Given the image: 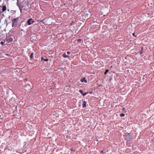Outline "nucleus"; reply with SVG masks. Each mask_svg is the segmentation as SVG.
Returning <instances> with one entry per match:
<instances>
[{
	"mask_svg": "<svg viewBox=\"0 0 154 154\" xmlns=\"http://www.w3.org/2000/svg\"><path fill=\"white\" fill-rule=\"evenodd\" d=\"M5 40L8 42L9 43L12 42L13 39L11 36H8L6 37Z\"/></svg>",
	"mask_w": 154,
	"mask_h": 154,
	"instance_id": "obj_1",
	"label": "nucleus"
},
{
	"mask_svg": "<svg viewBox=\"0 0 154 154\" xmlns=\"http://www.w3.org/2000/svg\"><path fill=\"white\" fill-rule=\"evenodd\" d=\"M18 18H16L12 20V26L13 27L14 26H16V23L18 20Z\"/></svg>",
	"mask_w": 154,
	"mask_h": 154,
	"instance_id": "obj_2",
	"label": "nucleus"
},
{
	"mask_svg": "<svg viewBox=\"0 0 154 154\" xmlns=\"http://www.w3.org/2000/svg\"><path fill=\"white\" fill-rule=\"evenodd\" d=\"M54 20L52 17H49V25L51 24L52 23H54Z\"/></svg>",
	"mask_w": 154,
	"mask_h": 154,
	"instance_id": "obj_3",
	"label": "nucleus"
},
{
	"mask_svg": "<svg viewBox=\"0 0 154 154\" xmlns=\"http://www.w3.org/2000/svg\"><path fill=\"white\" fill-rule=\"evenodd\" d=\"M22 2V1H21V0H17V6L19 7L21 13L22 12V10L21 9V7L20 3H21Z\"/></svg>",
	"mask_w": 154,
	"mask_h": 154,
	"instance_id": "obj_4",
	"label": "nucleus"
},
{
	"mask_svg": "<svg viewBox=\"0 0 154 154\" xmlns=\"http://www.w3.org/2000/svg\"><path fill=\"white\" fill-rule=\"evenodd\" d=\"M34 22V21L32 20V18L29 19L27 21V23L29 25H31Z\"/></svg>",
	"mask_w": 154,
	"mask_h": 154,
	"instance_id": "obj_5",
	"label": "nucleus"
},
{
	"mask_svg": "<svg viewBox=\"0 0 154 154\" xmlns=\"http://www.w3.org/2000/svg\"><path fill=\"white\" fill-rule=\"evenodd\" d=\"M6 10V7L5 5H4L2 6V12H4Z\"/></svg>",
	"mask_w": 154,
	"mask_h": 154,
	"instance_id": "obj_6",
	"label": "nucleus"
},
{
	"mask_svg": "<svg viewBox=\"0 0 154 154\" xmlns=\"http://www.w3.org/2000/svg\"><path fill=\"white\" fill-rule=\"evenodd\" d=\"M81 81L82 82H85V83L87 82V81L86 80L85 78H83L82 79H81Z\"/></svg>",
	"mask_w": 154,
	"mask_h": 154,
	"instance_id": "obj_7",
	"label": "nucleus"
},
{
	"mask_svg": "<svg viewBox=\"0 0 154 154\" xmlns=\"http://www.w3.org/2000/svg\"><path fill=\"white\" fill-rule=\"evenodd\" d=\"M79 92L81 93L82 95H83V96H85L86 95V93H83V91L82 90H80L79 91Z\"/></svg>",
	"mask_w": 154,
	"mask_h": 154,
	"instance_id": "obj_8",
	"label": "nucleus"
},
{
	"mask_svg": "<svg viewBox=\"0 0 154 154\" xmlns=\"http://www.w3.org/2000/svg\"><path fill=\"white\" fill-rule=\"evenodd\" d=\"M63 57L64 58L68 57L69 56L67 55L65 53H64L63 55Z\"/></svg>",
	"mask_w": 154,
	"mask_h": 154,
	"instance_id": "obj_9",
	"label": "nucleus"
},
{
	"mask_svg": "<svg viewBox=\"0 0 154 154\" xmlns=\"http://www.w3.org/2000/svg\"><path fill=\"white\" fill-rule=\"evenodd\" d=\"M87 102L86 101H84L83 102V106L84 107H85L86 106Z\"/></svg>",
	"mask_w": 154,
	"mask_h": 154,
	"instance_id": "obj_10",
	"label": "nucleus"
},
{
	"mask_svg": "<svg viewBox=\"0 0 154 154\" xmlns=\"http://www.w3.org/2000/svg\"><path fill=\"white\" fill-rule=\"evenodd\" d=\"M41 60H44V61H48V59H44L43 57H41Z\"/></svg>",
	"mask_w": 154,
	"mask_h": 154,
	"instance_id": "obj_11",
	"label": "nucleus"
},
{
	"mask_svg": "<svg viewBox=\"0 0 154 154\" xmlns=\"http://www.w3.org/2000/svg\"><path fill=\"white\" fill-rule=\"evenodd\" d=\"M30 58L32 59L33 57V53H32L30 56Z\"/></svg>",
	"mask_w": 154,
	"mask_h": 154,
	"instance_id": "obj_12",
	"label": "nucleus"
},
{
	"mask_svg": "<svg viewBox=\"0 0 154 154\" xmlns=\"http://www.w3.org/2000/svg\"><path fill=\"white\" fill-rule=\"evenodd\" d=\"M143 48H142L141 49V50L140 51V54H141L143 53Z\"/></svg>",
	"mask_w": 154,
	"mask_h": 154,
	"instance_id": "obj_13",
	"label": "nucleus"
},
{
	"mask_svg": "<svg viewBox=\"0 0 154 154\" xmlns=\"http://www.w3.org/2000/svg\"><path fill=\"white\" fill-rule=\"evenodd\" d=\"M125 116V115L124 114L122 113H121L120 114V116L121 117H123L124 116Z\"/></svg>",
	"mask_w": 154,
	"mask_h": 154,
	"instance_id": "obj_14",
	"label": "nucleus"
},
{
	"mask_svg": "<svg viewBox=\"0 0 154 154\" xmlns=\"http://www.w3.org/2000/svg\"><path fill=\"white\" fill-rule=\"evenodd\" d=\"M108 71H109V70L108 69L106 70L105 71V72L104 73L106 75L107 74V73L108 72Z\"/></svg>",
	"mask_w": 154,
	"mask_h": 154,
	"instance_id": "obj_15",
	"label": "nucleus"
},
{
	"mask_svg": "<svg viewBox=\"0 0 154 154\" xmlns=\"http://www.w3.org/2000/svg\"><path fill=\"white\" fill-rule=\"evenodd\" d=\"M81 41V39L80 38H79L77 40V42L79 43H80Z\"/></svg>",
	"mask_w": 154,
	"mask_h": 154,
	"instance_id": "obj_16",
	"label": "nucleus"
},
{
	"mask_svg": "<svg viewBox=\"0 0 154 154\" xmlns=\"http://www.w3.org/2000/svg\"><path fill=\"white\" fill-rule=\"evenodd\" d=\"M101 152L103 154H105L106 153V152H105V151L104 152L103 150L101 151Z\"/></svg>",
	"mask_w": 154,
	"mask_h": 154,
	"instance_id": "obj_17",
	"label": "nucleus"
},
{
	"mask_svg": "<svg viewBox=\"0 0 154 154\" xmlns=\"http://www.w3.org/2000/svg\"><path fill=\"white\" fill-rule=\"evenodd\" d=\"M0 44L1 45H2L3 44H4V42H0Z\"/></svg>",
	"mask_w": 154,
	"mask_h": 154,
	"instance_id": "obj_18",
	"label": "nucleus"
},
{
	"mask_svg": "<svg viewBox=\"0 0 154 154\" xmlns=\"http://www.w3.org/2000/svg\"><path fill=\"white\" fill-rule=\"evenodd\" d=\"M152 142H154V137L152 139Z\"/></svg>",
	"mask_w": 154,
	"mask_h": 154,
	"instance_id": "obj_19",
	"label": "nucleus"
},
{
	"mask_svg": "<svg viewBox=\"0 0 154 154\" xmlns=\"http://www.w3.org/2000/svg\"><path fill=\"white\" fill-rule=\"evenodd\" d=\"M67 54H70V52L69 51H67Z\"/></svg>",
	"mask_w": 154,
	"mask_h": 154,
	"instance_id": "obj_20",
	"label": "nucleus"
},
{
	"mask_svg": "<svg viewBox=\"0 0 154 154\" xmlns=\"http://www.w3.org/2000/svg\"><path fill=\"white\" fill-rule=\"evenodd\" d=\"M73 22V21L71 22V24H70L71 25H72V23Z\"/></svg>",
	"mask_w": 154,
	"mask_h": 154,
	"instance_id": "obj_21",
	"label": "nucleus"
},
{
	"mask_svg": "<svg viewBox=\"0 0 154 154\" xmlns=\"http://www.w3.org/2000/svg\"><path fill=\"white\" fill-rule=\"evenodd\" d=\"M133 35H134V33H133V34H132Z\"/></svg>",
	"mask_w": 154,
	"mask_h": 154,
	"instance_id": "obj_22",
	"label": "nucleus"
},
{
	"mask_svg": "<svg viewBox=\"0 0 154 154\" xmlns=\"http://www.w3.org/2000/svg\"><path fill=\"white\" fill-rule=\"evenodd\" d=\"M71 151H73V150H72V149H71Z\"/></svg>",
	"mask_w": 154,
	"mask_h": 154,
	"instance_id": "obj_23",
	"label": "nucleus"
},
{
	"mask_svg": "<svg viewBox=\"0 0 154 154\" xmlns=\"http://www.w3.org/2000/svg\"><path fill=\"white\" fill-rule=\"evenodd\" d=\"M88 15V14H86V15Z\"/></svg>",
	"mask_w": 154,
	"mask_h": 154,
	"instance_id": "obj_24",
	"label": "nucleus"
},
{
	"mask_svg": "<svg viewBox=\"0 0 154 154\" xmlns=\"http://www.w3.org/2000/svg\"><path fill=\"white\" fill-rule=\"evenodd\" d=\"M1 13L0 12V15H1Z\"/></svg>",
	"mask_w": 154,
	"mask_h": 154,
	"instance_id": "obj_25",
	"label": "nucleus"
}]
</instances>
